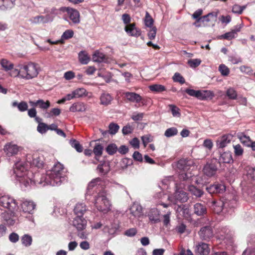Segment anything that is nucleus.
Segmentation results:
<instances>
[{
	"label": "nucleus",
	"instance_id": "1",
	"mask_svg": "<svg viewBox=\"0 0 255 255\" xmlns=\"http://www.w3.org/2000/svg\"><path fill=\"white\" fill-rule=\"evenodd\" d=\"M65 179L64 166L59 162L56 163L51 170L47 172L46 175L41 178L39 184L43 186L50 185L53 186H58Z\"/></svg>",
	"mask_w": 255,
	"mask_h": 255
},
{
	"label": "nucleus",
	"instance_id": "2",
	"mask_svg": "<svg viewBox=\"0 0 255 255\" xmlns=\"http://www.w3.org/2000/svg\"><path fill=\"white\" fill-rule=\"evenodd\" d=\"M157 196L161 199V200L159 202V204L162 205L165 208H167L169 206V204L164 202L165 199H167L169 202H171L174 204H176L177 201L185 202L188 199L187 194L182 189H180L176 190L173 197L162 193H159Z\"/></svg>",
	"mask_w": 255,
	"mask_h": 255
},
{
	"label": "nucleus",
	"instance_id": "3",
	"mask_svg": "<svg viewBox=\"0 0 255 255\" xmlns=\"http://www.w3.org/2000/svg\"><path fill=\"white\" fill-rule=\"evenodd\" d=\"M14 173L17 180L20 183L23 184L25 187H27L32 184L34 181L29 177L31 172L27 171L20 162L15 164Z\"/></svg>",
	"mask_w": 255,
	"mask_h": 255
},
{
	"label": "nucleus",
	"instance_id": "4",
	"mask_svg": "<svg viewBox=\"0 0 255 255\" xmlns=\"http://www.w3.org/2000/svg\"><path fill=\"white\" fill-rule=\"evenodd\" d=\"M191 161L186 159H181L178 161L177 167L180 171L179 175L180 179L185 180L193 176V174L189 171L192 170L194 166L191 165Z\"/></svg>",
	"mask_w": 255,
	"mask_h": 255
},
{
	"label": "nucleus",
	"instance_id": "5",
	"mask_svg": "<svg viewBox=\"0 0 255 255\" xmlns=\"http://www.w3.org/2000/svg\"><path fill=\"white\" fill-rule=\"evenodd\" d=\"M22 78L26 80L32 79L37 76L40 71L38 64L30 62L27 64H21Z\"/></svg>",
	"mask_w": 255,
	"mask_h": 255
},
{
	"label": "nucleus",
	"instance_id": "6",
	"mask_svg": "<svg viewBox=\"0 0 255 255\" xmlns=\"http://www.w3.org/2000/svg\"><path fill=\"white\" fill-rule=\"evenodd\" d=\"M95 205L99 211L107 212L110 210L111 204L105 192H99L95 197Z\"/></svg>",
	"mask_w": 255,
	"mask_h": 255
},
{
	"label": "nucleus",
	"instance_id": "7",
	"mask_svg": "<svg viewBox=\"0 0 255 255\" xmlns=\"http://www.w3.org/2000/svg\"><path fill=\"white\" fill-rule=\"evenodd\" d=\"M0 206L7 209L12 213L17 209V205L15 200L8 196H3L0 198Z\"/></svg>",
	"mask_w": 255,
	"mask_h": 255
},
{
	"label": "nucleus",
	"instance_id": "8",
	"mask_svg": "<svg viewBox=\"0 0 255 255\" xmlns=\"http://www.w3.org/2000/svg\"><path fill=\"white\" fill-rule=\"evenodd\" d=\"M217 163L216 161H213L207 163L203 169L204 174L209 177L215 175L218 169Z\"/></svg>",
	"mask_w": 255,
	"mask_h": 255
},
{
	"label": "nucleus",
	"instance_id": "9",
	"mask_svg": "<svg viewBox=\"0 0 255 255\" xmlns=\"http://www.w3.org/2000/svg\"><path fill=\"white\" fill-rule=\"evenodd\" d=\"M20 149L21 147L20 146L13 142L6 143L3 147V151L8 156H11L17 154Z\"/></svg>",
	"mask_w": 255,
	"mask_h": 255
},
{
	"label": "nucleus",
	"instance_id": "10",
	"mask_svg": "<svg viewBox=\"0 0 255 255\" xmlns=\"http://www.w3.org/2000/svg\"><path fill=\"white\" fill-rule=\"evenodd\" d=\"M185 92L189 95L195 97L200 100H204L209 96L210 92L208 91L194 90L193 89H187Z\"/></svg>",
	"mask_w": 255,
	"mask_h": 255
},
{
	"label": "nucleus",
	"instance_id": "11",
	"mask_svg": "<svg viewBox=\"0 0 255 255\" xmlns=\"http://www.w3.org/2000/svg\"><path fill=\"white\" fill-rule=\"evenodd\" d=\"M73 226L75 227L78 231L84 230L87 226V221L83 217L76 216L73 220Z\"/></svg>",
	"mask_w": 255,
	"mask_h": 255
},
{
	"label": "nucleus",
	"instance_id": "12",
	"mask_svg": "<svg viewBox=\"0 0 255 255\" xmlns=\"http://www.w3.org/2000/svg\"><path fill=\"white\" fill-rule=\"evenodd\" d=\"M52 20V18L48 14L46 15H37L30 19V21L33 24L45 23Z\"/></svg>",
	"mask_w": 255,
	"mask_h": 255
},
{
	"label": "nucleus",
	"instance_id": "13",
	"mask_svg": "<svg viewBox=\"0 0 255 255\" xmlns=\"http://www.w3.org/2000/svg\"><path fill=\"white\" fill-rule=\"evenodd\" d=\"M206 190L210 194L222 193L225 190V186L223 184H215L206 187Z\"/></svg>",
	"mask_w": 255,
	"mask_h": 255
},
{
	"label": "nucleus",
	"instance_id": "14",
	"mask_svg": "<svg viewBox=\"0 0 255 255\" xmlns=\"http://www.w3.org/2000/svg\"><path fill=\"white\" fill-rule=\"evenodd\" d=\"M200 238L203 240H208L213 236V232L209 227L202 228L199 232Z\"/></svg>",
	"mask_w": 255,
	"mask_h": 255
},
{
	"label": "nucleus",
	"instance_id": "15",
	"mask_svg": "<svg viewBox=\"0 0 255 255\" xmlns=\"http://www.w3.org/2000/svg\"><path fill=\"white\" fill-rule=\"evenodd\" d=\"M210 249L209 245L204 243H200L196 247L195 252L199 255H208Z\"/></svg>",
	"mask_w": 255,
	"mask_h": 255
},
{
	"label": "nucleus",
	"instance_id": "16",
	"mask_svg": "<svg viewBox=\"0 0 255 255\" xmlns=\"http://www.w3.org/2000/svg\"><path fill=\"white\" fill-rule=\"evenodd\" d=\"M87 109V105L83 102H76L73 104L69 108L72 112H84Z\"/></svg>",
	"mask_w": 255,
	"mask_h": 255
},
{
	"label": "nucleus",
	"instance_id": "17",
	"mask_svg": "<svg viewBox=\"0 0 255 255\" xmlns=\"http://www.w3.org/2000/svg\"><path fill=\"white\" fill-rule=\"evenodd\" d=\"M148 217L149 220L153 223H158L160 221V212L156 208L151 209L148 212Z\"/></svg>",
	"mask_w": 255,
	"mask_h": 255
},
{
	"label": "nucleus",
	"instance_id": "18",
	"mask_svg": "<svg viewBox=\"0 0 255 255\" xmlns=\"http://www.w3.org/2000/svg\"><path fill=\"white\" fill-rule=\"evenodd\" d=\"M232 136L230 134H225L219 137L217 140V146L218 148H223L230 142Z\"/></svg>",
	"mask_w": 255,
	"mask_h": 255
},
{
	"label": "nucleus",
	"instance_id": "19",
	"mask_svg": "<svg viewBox=\"0 0 255 255\" xmlns=\"http://www.w3.org/2000/svg\"><path fill=\"white\" fill-rule=\"evenodd\" d=\"M67 11L69 17L74 23H78L80 22V14L79 12L74 9L67 8Z\"/></svg>",
	"mask_w": 255,
	"mask_h": 255
},
{
	"label": "nucleus",
	"instance_id": "20",
	"mask_svg": "<svg viewBox=\"0 0 255 255\" xmlns=\"http://www.w3.org/2000/svg\"><path fill=\"white\" fill-rule=\"evenodd\" d=\"M125 30L127 33L132 36H137L139 35V31L135 27L134 23L128 24L126 25Z\"/></svg>",
	"mask_w": 255,
	"mask_h": 255
},
{
	"label": "nucleus",
	"instance_id": "21",
	"mask_svg": "<svg viewBox=\"0 0 255 255\" xmlns=\"http://www.w3.org/2000/svg\"><path fill=\"white\" fill-rule=\"evenodd\" d=\"M23 211L25 213L32 214L35 207V204L31 201H25L21 204Z\"/></svg>",
	"mask_w": 255,
	"mask_h": 255
},
{
	"label": "nucleus",
	"instance_id": "22",
	"mask_svg": "<svg viewBox=\"0 0 255 255\" xmlns=\"http://www.w3.org/2000/svg\"><path fill=\"white\" fill-rule=\"evenodd\" d=\"M124 95L127 100L130 102L139 103L142 100V97L139 94L134 92H126Z\"/></svg>",
	"mask_w": 255,
	"mask_h": 255
},
{
	"label": "nucleus",
	"instance_id": "23",
	"mask_svg": "<svg viewBox=\"0 0 255 255\" xmlns=\"http://www.w3.org/2000/svg\"><path fill=\"white\" fill-rule=\"evenodd\" d=\"M86 211L87 207L82 203H77L74 209V212L76 216H80L81 217H83Z\"/></svg>",
	"mask_w": 255,
	"mask_h": 255
},
{
	"label": "nucleus",
	"instance_id": "24",
	"mask_svg": "<svg viewBox=\"0 0 255 255\" xmlns=\"http://www.w3.org/2000/svg\"><path fill=\"white\" fill-rule=\"evenodd\" d=\"M1 217L8 225L11 226L14 224V212L13 213L10 212V213L3 212L1 214Z\"/></svg>",
	"mask_w": 255,
	"mask_h": 255
},
{
	"label": "nucleus",
	"instance_id": "25",
	"mask_svg": "<svg viewBox=\"0 0 255 255\" xmlns=\"http://www.w3.org/2000/svg\"><path fill=\"white\" fill-rule=\"evenodd\" d=\"M194 212L198 216H203L207 213V209L204 205L196 203L194 206Z\"/></svg>",
	"mask_w": 255,
	"mask_h": 255
},
{
	"label": "nucleus",
	"instance_id": "26",
	"mask_svg": "<svg viewBox=\"0 0 255 255\" xmlns=\"http://www.w3.org/2000/svg\"><path fill=\"white\" fill-rule=\"evenodd\" d=\"M130 213L135 217H139L142 215V207L137 203L132 204L130 209Z\"/></svg>",
	"mask_w": 255,
	"mask_h": 255
},
{
	"label": "nucleus",
	"instance_id": "27",
	"mask_svg": "<svg viewBox=\"0 0 255 255\" xmlns=\"http://www.w3.org/2000/svg\"><path fill=\"white\" fill-rule=\"evenodd\" d=\"M93 60L97 62H106L107 60L106 56L99 51H96L93 55Z\"/></svg>",
	"mask_w": 255,
	"mask_h": 255
},
{
	"label": "nucleus",
	"instance_id": "28",
	"mask_svg": "<svg viewBox=\"0 0 255 255\" xmlns=\"http://www.w3.org/2000/svg\"><path fill=\"white\" fill-rule=\"evenodd\" d=\"M224 203L222 201H213L211 208L215 213L219 214L223 210Z\"/></svg>",
	"mask_w": 255,
	"mask_h": 255
},
{
	"label": "nucleus",
	"instance_id": "29",
	"mask_svg": "<svg viewBox=\"0 0 255 255\" xmlns=\"http://www.w3.org/2000/svg\"><path fill=\"white\" fill-rule=\"evenodd\" d=\"M113 98L109 93H103L100 97V104L104 106L110 104Z\"/></svg>",
	"mask_w": 255,
	"mask_h": 255
},
{
	"label": "nucleus",
	"instance_id": "30",
	"mask_svg": "<svg viewBox=\"0 0 255 255\" xmlns=\"http://www.w3.org/2000/svg\"><path fill=\"white\" fill-rule=\"evenodd\" d=\"M22 66L21 64L18 65L15 68H12L10 70L9 75L11 77H19L22 78Z\"/></svg>",
	"mask_w": 255,
	"mask_h": 255
},
{
	"label": "nucleus",
	"instance_id": "31",
	"mask_svg": "<svg viewBox=\"0 0 255 255\" xmlns=\"http://www.w3.org/2000/svg\"><path fill=\"white\" fill-rule=\"evenodd\" d=\"M220 162L229 163L233 161L232 153L230 152H225L221 154L219 158Z\"/></svg>",
	"mask_w": 255,
	"mask_h": 255
},
{
	"label": "nucleus",
	"instance_id": "32",
	"mask_svg": "<svg viewBox=\"0 0 255 255\" xmlns=\"http://www.w3.org/2000/svg\"><path fill=\"white\" fill-rule=\"evenodd\" d=\"M22 244L25 247H29L32 242V237L28 234H25L21 238Z\"/></svg>",
	"mask_w": 255,
	"mask_h": 255
},
{
	"label": "nucleus",
	"instance_id": "33",
	"mask_svg": "<svg viewBox=\"0 0 255 255\" xmlns=\"http://www.w3.org/2000/svg\"><path fill=\"white\" fill-rule=\"evenodd\" d=\"M74 97L75 98H79L84 96H86L88 95V92L83 88H77L73 91Z\"/></svg>",
	"mask_w": 255,
	"mask_h": 255
},
{
	"label": "nucleus",
	"instance_id": "34",
	"mask_svg": "<svg viewBox=\"0 0 255 255\" xmlns=\"http://www.w3.org/2000/svg\"><path fill=\"white\" fill-rule=\"evenodd\" d=\"M238 137L243 144L247 146H250L252 141L249 136H247L243 133H241L238 135Z\"/></svg>",
	"mask_w": 255,
	"mask_h": 255
},
{
	"label": "nucleus",
	"instance_id": "35",
	"mask_svg": "<svg viewBox=\"0 0 255 255\" xmlns=\"http://www.w3.org/2000/svg\"><path fill=\"white\" fill-rule=\"evenodd\" d=\"M37 106L43 110H46L50 107V102L49 101L47 100L44 101L42 99L37 100Z\"/></svg>",
	"mask_w": 255,
	"mask_h": 255
},
{
	"label": "nucleus",
	"instance_id": "36",
	"mask_svg": "<svg viewBox=\"0 0 255 255\" xmlns=\"http://www.w3.org/2000/svg\"><path fill=\"white\" fill-rule=\"evenodd\" d=\"M79 60L83 64H87L90 61V57L85 51H81L79 53Z\"/></svg>",
	"mask_w": 255,
	"mask_h": 255
},
{
	"label": "nucleus",
	"instance_id": "37",
	"mask_svg": "<svg viewBox=\"0 0 255 255\" xmlns=\"http://www.w3.org/2000/svg\"><path fill=\"white\" fill-rule=\"evenodd\" d=\"M189 191L193 195L197 197H201L203 192L200 189L197 188L196 187L193 185L189 186L188 187Z\"/></svg>",
	"mask_w": 255,
	"mask_h": 255
},
{
	"label": "nucleus",
	"instance_id": "38",
	"mask_svg": "<svg viewBox=\"0 0 255 255\" xmlns=\"http://www.w3.org/2000/svg\"><path fill=\"white\" fill-rule=\"evenodd\" d=\"M227 96L231 100L237 99V92L234 88L230 87L226 91Z\"/></svg>",
	"mask_w": 255,
	"mask_h": 255
},
{
	"label": "nucleus",
	"instance_id": "39",
	"mask_svg": "<svg viewBox=\"0 0 255 255\" xmlns=\"http://www.w3.org/2000/svg\"><path fill=\"white\" fill-rule=\"evenodd\" d=\"M203 13V10L201 9H198L197 10H196L194 13L192 14V17L194 19H196V21L194 23V24L196 26H198L199 25L197 24V23L201 20L202 21L203 20V18L202 17H200V16L202 15Z\"/></svg>",
	"mask_w": 255,
	"mask_h": 255
},
{
	"label": "nucleus",
	"instance_id": "40",
	"mask_svg": "<svg viewBox=\"0 0 255 255\" xmlns=\"http://www.w3.org/2000/svg\"><path fill=\"white\" fill-rule=\"evenodd\" d=\"M149 88L151 91L155 92H162L166 90L164 86L159 84L150 85Z\"/></svg>",
	"mask_w": 255,
	"mask_h": 255
},
{
	"label": "nucleus",
	"instance_id": "41",
	"mask_svg": "<svg viewBox=\"0 0 255 255\" xmlns=\"http://www.w3.org/2000/svg\"><path fill=\"white\" fill-rule=\"evenodd\" d=\"M70 143L72 147L74 148L78 152H81L83 150V147L76 139H72L70 141Z\"/></svg>",
	"mask_w": 255,
	"mask_h": 255
},
{
	"label": "nucleus",
	"instance_id": "42",
	"mask_svg": "<svg viewBox=\"0 0 255 255\" xmlns=\"http://www.w3.org/2000/svg\"><path fill=\"white\" fill-rule=\"evenodd\" d=\"M0 64L2 67L6 71L11 70L13 66L11 62L4 59L1 60Z\"/></svg>",
	"mask_w": 255,
	"mask_h": 255
},
{
	"label": "nucleus",
	"instance_id": "43",
	"mask_svg": "<svg viewBox=\"0 0 255 255\" xmlns=\"http://www.w3.org/2000/svg\"><path fill=\"white\" fill-rule=\"evenodd\" d=\"M103 146L99 143H96L93 149V152L96 156H101L103 153Z\"/></svg>",
	"mask_w": 255,
	"mask_h": 255
},
{
	"label": "nucleus",
	"instance_id": "44",
	"mask_svg": "<svg viewBox=\"0 0 255 255\" xmlns=\"http://www.w3.org/2000/svg\"><path fill=\"white\" fill-rule=\"evenodd\" d=\"M144 23L145 25L148 27L151 28L152 27H153V19L148 12H146L144 18Z\"/></svg>",
	"mask_w": 255,
	"mask_h": 255
},
{
	"label": "nucleus",
	"instance_id": "45",
	"mask_svg": "<svg viewBox=\"0 0 255 255\" xmlns=\"http://www.w3.org/2000/svg\"><path fill=\"white\" fill-rule=\"evenodd\" d=\"M201 63V60L200 59H189L187 64L188 65L192 68H194L198 67Z\"/></svg>",
	"mask_w": 255,
	"mask_h": 255
},
{
	"label": "nucleus",
	"instance_id": "46",
	"mask_svg": "<svg viewBox=\"0 0 255 255\" xmlns=\"http://www.w3.org/2000/svg\"><path fill=\"white\" fill-rule=\"evenodd\" d=\"M61 113V110L58 108H53L52 109L50 112H46L45 114V117L47 118H50L53 116H59Z\"/></svg>",
	"mask_w": 255,
	"mask_h": 255
},
{
	"label": "nucleus",
	"instance_id": "47",
	"mask_svg": "<svg viewBox=\"0 0 255 255\" xmlns=\"http://www.w3.org/2000/svg\"><path fill=\"white\" fill-rule=\"evenodd\" d=\"M97 170L102 174H106L108 172L109 168L107 163H104L98 166Z\"/></svg>",
	"mask_w": 255,
	"mask_h": 255
},
{
	"label": "nucleus",
	"instance_id": "48",
	"mask_svg": "<svg viewBox=\"0 0 255 255\" xmlns=\"http://www.w3.org/2000/svg\"><path fill=\"white\" fill-rule=\"evenodd\" d=\"M177 211L182 216L188 218L189 216V210L187 208H184V206H179L177 209Z\"/></svg>",
	"mask_w": 255,
	"mask_h": 255
},
{
	"label": "nucleus",
	"instance_id": "49",
	"mask_svg": "<svg viewBox=\"0 0 255 255\" xmlns=\"http://www.w3.org/2000/svg\"><path fill=\"white\" fill-rule=\"evenodd\" d=\"M178 132V130L175 128H171L167 129L164 133L165 136L166 137H171L176 135Z\"/></svg>",
	"mask_w": 255,
	"mask_h": 255
},
{
	"label": "nucleus",
	"instance_id": "50",
	"mask_svg": "<svg viewBox=\"0 0 255 255\" xmlns=\"http://www.w3.org/2000/svg\"><path fill=\"white\" fill-rule=\"evenodd\" d=\"M169 107L173 117H179L180 116V110L177 107L173 105H170Z\"/></svg>",
	"mask_w": 255,
	"mask_h": 255
},
{
	"label": "nucleus",
	"instance_id": "51",
	"mask_svg": "<svg viewBox=\"0 0 255 255\" xmlns=\"http://www.w3.org/2000/svg\"><path fill=\"white\" fill-rule=\"evenodd\" d=\"M109 132L112 134H116L120 128V127L115 123H111L109 126Z\"/></svg>",
	"mask_w": 255,
	"mask_h": 255
},
{
	"label": "nucleus",
	"instance_id": "52",
	"mask_svg": "<svg viewBox=\"0 0 255 255\" xmlns=\"http://www.w3.org/2000/svg\"><path fill=\"white\" fill-rule=\"evenodd\" d=\"M172 78L174 82H179L181 84H183L185 82L184 78L179 73H175Z\"/></svg>",
	"mask_w": 255,
	"mask_h": 255
},
{
	"label": "nucleus",
	"instance_id": "53",
	"mask_svg": "<svg viewBox=\"0 0 255 255\" xmlns=\"http://www.w3.org/2000/svg\"><path fill=\"white\" fill-rule=\"evenodd\" d=\"M32 164L39 168L41 167L43 164L42 158L39 156H35L32 160Z\"/></svg>",
	"mask_w": 255,
	"mask_h": 255
},
{
	"label": "nucleus",
	"instance_id": "54",
	"mask_svg": "<svg viewBox=\"0 0 255 255\" xmlns=\"http://www.w3.org/2000/svg\"><path fill=\"white\" fill-rule=\"evenodd\" d=\"M48 129V126L45 123H40L38 124L37 130L40 133H44Z\"/></svg>",
	"mask_w": 255,
	"mask_h": 255
},
{
	"label": "nucleus",
	"instance_id": "55",
	"mask_svg": "<svg viewBox=\"0 0 255 255\" xmlns=\"http://www.w3.org/2000/svg\"><path fill=\"white\" fill-rule=\"evenodd\" d=\"M106 151L109 154L112 155L117 151V146L115 144H110L107 147Z\"/></svg>",
	"mask_w": 255,
	"mask_h": 255
},
{
	"label": "nucleus",
	"instance_id": "56",
	"mask_svg": "<svg viewBox=\"0 0 255 255\" xmlns=\"http://www.w3.org/2000/svg\"><path fill=\"white\" fill-rule=\"evenodd\" d=\"M101 179L99 178H96L92 180L88 184V189H91L97 185H99L101 183Z\"/></svg>",
	"mask_w": 255,
	"mask_h": 255
},
{
	"label": "nucleus",
	"instance_id": "57",
	"mask_svg": "<svg viewBox=\"0 0 255 255\" xmlns=\"http://www.w3.org/2000/svg\"><path fill=\"white\" fill-rule=\"evenodd\" d=\"M219 70L222 75L227 76L229 74V69L225 65L221 64L219 67Z\"/></svg>",
	"mask_w": 255,
	"mask_h": 255
},
{
	"label": "nucleus",
	"instance_id": "58",
	"mask_svg": "<svg viewBox=\"0 0 255 255\" xmlns=\"http://www.w3.org/2000/svg\"><path fill=\"white\" fill-rule=\"evenodd\" d=\"M218 15L217 12H212L209 13L206 15L203 16L202 18H203V20L206 21H209L211 19L209 18V17H211L212 19H215Z\"/></svg>",
	"mask_w": 255,
	"mask_h": 255
},
{
	"label": "nucleus",
	"instance_id": "59",
	"mask_svg": "<svg viewBox=\"0 0 255 255\" xmlns=\"http://www.w3.org/2000/svg\"><path fill=\"white\" fill-rule=\"evenodd\" d=\"M236 34L233 31V30L230 32H227L225 34L221 36V37L223 38L231 40L236 37Z\"/></svg>",
	"mask_w": 255,
	"mask_h": 255
},
{
	"label": "nucleus",
	"instance_id": "60",
	"mask_svg": "<svg viewBox=\"0 0 255 255\" xmlns=\"http://www.w3.org/2000/svg\"><path fill=\"white\" fill-rule=\"evenodd\" d=\"M245 6H241L238 4H235L233 6L232 11L235 13L241 14Z\"/></svg>",
	"mask_w": 255,
	"mask_h": 255
},
{
	"label": "nucleus",
	"instance_id": "61",
	"mask_svg": "<svg viewBox=\"0 0 255 255\" xmlns=\"http://www.w3.org/2000/svg\"><path fill=\"white\" fill-rule=\"evenodd\" d=\"M235 154L237 156H240L243 154V149L239 144L234 145Z\"/></svg>",
	"mask_w": 255,
	"mask_h": 255
},
{
	"label": "nucleus",
	"instance_id": "62",
	"mask_svg": "<svg viewBox=\"0 0 255 255\" xmlns=\"http://www.w3.org/2000/svg\"><path fill=\"white\" fill-rule=\"evenodd\" d=\"M141 138L144 147L146 146L149 142L152 141V138L150 135H145L142 136Z\"/></svg>",
	"mask_w": 255,
	"mask_h": 255
},
{
	"label": "nucleus",
	"instance_id": "63",
	"mask_svg": "<svg viewBox=\"0 0 255 255\" xmlns=\"http://www.w3.org/2000/svg\"><path fill=\"white\" fill-rule=\"evenodd\" d=\"M73 34V31L72 30H67L62 34L61 38L62 39H68L72 37Z\"/></svg>",
	"mask_w": 255,
	"mask_h": 255
},
{
	"label": "nucleus",
	"instance_id": "64",
	"mask_svg": "<svg viewBox=\"0 0 255 255\" xmlns=\"http://www.w3.org/2000/svg\"><path fill=\"white\" fill-rule=\"evenodd\" d=\"M240 70L243 73L245 74L251 75L252 74L253 70L249 66H242L240 67Z\"/></svg>",
	"mask_w": 255,
	"mask_h": 255
}]
</instances>
